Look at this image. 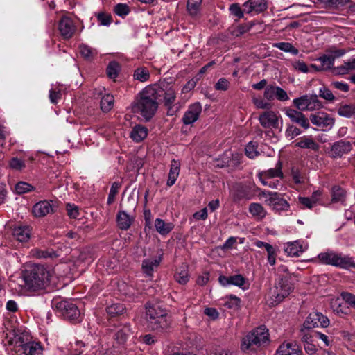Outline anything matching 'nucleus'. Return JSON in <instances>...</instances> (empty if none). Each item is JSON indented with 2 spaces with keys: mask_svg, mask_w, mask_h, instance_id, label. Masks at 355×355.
I'll use <instances>...</instances> for the list:
<instances>
[{
  "mask_svg": "<svg viewBox=\"0 0 355 355\" xmlns=\"http://www.w3.org/2000/svg\"><path fill=\"white\" fill-rule=\"evenodd\" d=\"M113 103L114 96L110 94H106L103 97L101 101V109L104 112H107L112 109Z\"/></svg>",
  "mask_w": 355,
  "mask_h": 355,
  "instance_id": "nucleus-36",
  "label": "nucleus"
},
{
  "mask_svg": "<svg viewBox=\"0 0 355 355\" xmlns=\"http://www.w3.org/2000/svg\"><path fill=\"white\" fill-rule=\"evenodd\" d=\"M352 149V144L349 141H340L334 144L331 151L329 153L332 157L343 156Z\"/></svg>",
  "mask_w": 355,
  "mask_h": 355,
  "instance_id": "nucleus-17",
  "label": "nucleus"
},
{
  "mask_svg": "<svg viewBox=\"0 0 355 355\" xmlns=\"http://www.w3.org/2000/svg\"><path fill=\"white\" fill-rule=\"evenodd\" d=\"M253 103L257 108L269 109L271 105L269 103L265 102L263 99L259 98H254Z\"/></svg>",
  "mask_w": 355,
  "mask_h": 355,
  "instance_id": "nucleus-61",
  "label": "nucleus"
},
{
  "mask_svg": "<svg viewBox=\"0 0 355 355\" xmlns=\"http://www.w3.org/2000/svg\"><path fill=\"white\" fill-rule=\"evenodd\" d=\"M236 198L240 200L243 198H248L249 194L248 187L245 185L239 184L236 187Z\"/></svg>",
  "mask_w": 355,
  "mask_h": 355,
  "instance_id": "nucleus-43",
  "label": "nucleus"
},
{
  "mask_svg": "<svg viewBox=\"0 0 355 355\" xmlns=\"http://www.w3.org/2000/svg\"><path fill=\"white\" fill-rule=\"evenodd\" d=\"M119 184L117 182H114L112 185L110 192L109 194V197H108V200H107L108 204H112L114 202L115 196H116V194L119 192Z\"/></svg>",
  "mask_w": 355,
  "mask_h": 355,
  "instance_id": "nucleus-55",
  "label": "nucleus"
},
{
  "mask_svg": "<svg viewBox=\"0 0 355 355\" xmlns=\"http://www.w3.org/2000/svg\"><path fill=\"white\" fill-rule=\"evenodd\" d=\"M161 259L162 254L153 259L144 260L142 264V268L144 272L148 275H151V273L153 271L154 268H156L159 266Z\"/></svg>",
  "mask_w": 355,
  "mask_h": 355,
  "instance_id": "nucleus-27",
  "label": "nucleus"
},
{
  "mask_svg": "<svg viewBox=\"0 0 355 355\" xmlns=\"http://www.w3.org/2000/svg\"><path fill=\"white\" fill-rule=\"evenodd\" d=\"M124 309L123 304H114L107 308V312L113 317L122 313Z\"/></svg>",
  "mask_w": 355,
  "mask_h": 355,
  "instance_id": "nucleus-51",
  "label": "nucleus"
},
{
  "mask_svg": "<svg viewBox=\"0 0 355 355\" xmlns=\"http://www.w3.org/2000/svg\"><path fill=\"white\" fill-rule=\"evenodd\" d=\"M38 350H39V344L31 343V340H29L28 344H27L26 355H37V354H38V352H37Z\"/></svg>",
  "mask_w": 355,
  "mask_h": 355,
  "instance_id": "nucleus-60",
  "label": "nucleus"
},
{
  "mask_svg": "<svg viewBox=\"0 0 355 355\" xmlns=\"http://www.w3.org/2000/svg\"><path fill=\"white\" fill-rule=\"evenodd\" d=\"M355 70V58L347 62L344 64L334 69V73L336 74H345L349 71Z\"/></svg>",
  "mask_w": 355,
  "mask_h": 355,
  "instance_id": "nucleus-34",
  "label": "nucleus"
},
{
  "mask_svg": "<svg viewBox=\"0 0 355 355\" xmlns=\"http://www.w3.org/2000/svg\"><path fill=\"white\" fill-rule=\"evenodd\" d=\"M302 245L300 244L297 241L288 243L286 244L284 251L290 255L297 257L299 252H304Z\"/></svg>",
  "mask_w": 355,
  "mask_h": 355,
  "instance_id": "nucleus-31",
  "label": "nucleus"
},
{
  "mask_svg": "<svg viewBox=\"0 0 355 355\" xmlns=\"http://www.w3.org/2000/svg\"><path fill=\"white\" fill-rule=\"evenodd\" d=\"M280 168H281V164H279V167L277 168L270 169L267 171L261 173L259 175V180H261V182L263 183V184H264V185L268 184L269 186H271V183L270 182L269 183L268 182V179L272 178L275 177L282 178L283 173L280 171Z\"/></svg>",
  "mask_w": 355,
  "mask_h": 355,
  "instance_id": "nucleus-20",
  "label": "nucleus"
},
{
  "mask_svg": "<svg viewBox=\"0 0 355 355\" xmlns=\"http://www.w3.org/2000/svg\"><path fill=\"white\" fill-rule=\"evenodd\" d=\"M128 331L129 329L127 327L121 329L117 331L115 335V339L119 343H123L125 341Z\"/></svg>",
  "mask_w": 355,
  "mask_h": 355,
  "instance_id": "nucleus-54",
  "label": "nucleus"
},
{
  "mask_svg": "<svg viewBox=\"0 0 355 355\" xmlns=\"http://www.w3.org/2000/svg\"><path fill=\"white\" fill-rule=\"evenodd\" d=\"M259 196L260 199L266 198L265 202L274 209L284 210L288 207L286 200H284L277 193H266L265 191H261L259 193Z\"/></svg>",
  "mask_w": 355,
  "mask_h": 355,
  "instance_id": "nucleus-8",
  "label": "nucleus"
},
{
  "mask_svg": "<svg viewBox=\"0 0 355 355\" xmlns=\"http://www.w3.org/2000/svg\"><path fill=\"white\" fill-rule=\"evenodd\" d=\"M286 115L292 120V121L298 123L304 128L309 127V123L307 118L300 111L293 109H287Z\"/></svg>",
  "mask_w": 355,
  "mask_h": 355,
  "instance_id": "nucleus-16",
  "label": "nucleus"
},
{
  "mask_svg": "<svg viewBox=\"0 0 355 355\" xmlns=\"http://www.w3.org/2000/svg\"><path fill=\"white\" fill-rule=\"evenodd\" d=\"M318 259L321 263L330 264L343 268H355V263L351 258L342 256L334 252H325L320 253Z\"/></svg>",
  "mask_w": 355,
  "mask_h": 355,
  "instance_id": "nucleus-6",
  "label": "nucleus"
},
{
  "mask_svg": "<svg viewBox=\"0 0 355 355\" xmlns=\"http://www.w3.org/2000/svg\"><path fill=\"white\" fill-rule=\"evenodd\" d=\"M345 197V191L340 187L336 186L332 189V201L334 202L343 201Z\"/></svg>",
  "mask_w": 355,
  "mask_h": 355,
  "instance_id": "nucleus-38",
  "label": "nucleus"
},
{
  "mask_svg": "<svg viewBox=\"0 0 355 355\" xmlns=\"http://www.w3.org/2000/svg\"><path fill=\"white\" fill-rule=\"evenodd\" d=\"M307 110L313 111L322 107L321 102L318 99L317 96H311L309 98Z\"/></svg>",
  "mask_w": 355,
  "mask_h": 355,
  "instance_id": "nucleus-44",
  "label": "nucleus"
},
{
  "mask_svg": "<svg viewBox=\"0 0 355 355\" xmlns=\"http://www.w3.org/2000/svg\"><path fill=\"white\" fill-rule=\"evenodd\" d=\"M268 330L265 327L261 326L243 338L241 349L244 352L256 351L268 342Z\"/></svg>",
  "mask_w": 355,
  "mask_h": 355,
  "instance_id": "nucleus-4",
  "label": "nucleus"
},
{
  "mask_svg": "<svg viewBox=\"0 0 355 355\" xmlns=\"http://www.w3.org/2000/svg\"><path fill=\"white\" fill-rule=\"evenodd\" d=\"M342 300H345L347 303L355 306V295L348 293H343L342 294Z\"/></svg>",
  "mask_w": 355,
  "mask_h": 355,
  "instance_id": "nucleus-64",
  "label": "nucleus"
},
{
  "mask_svg": "<svg viewBox=\"0 0 355 355\" xmlns=\"http://www.w3.org/2000/svg\"><path fill=\"white\" fill-rule=\"evenodd\" d=\"M318 61L320 63L319 65L311 64L310 67L314 69L316 71H326L332 69L333 67V58L330 57L328 53L320 57L318 59Z\"/></svg>",
  "mask_w": 355,
  "mask_h": 355,
  "instance_id": "nucleus-19",
  "label": "nucleus"
},
{
  "mask_svg": "<svg viewBox=\"0 0 355 355\" xmlns=\"http://www.w3.org/2000/svg\"><path fill=\"white\" fill-rule=\"evenodd\" d=\"M180 167V164L178 161L173 160L171 162V169L168 173V178L167 181L168 186L171 187L175 183L177 178L179 175Z\"/></svg>",
  "mask_w": 355,
  "mask_h": 355,
  "instance_id": "nucleus-26",
  "label": "nucleus"
},
{
  "mask_svg": "<svg viewBox=\"0 0 355 355\" xmlns=\"http://www.w3.org/2000/svg\"><path fill=\"white\" fill-rule=\"evenodd\" d=\"M155 226L157 231L162 235L168 234L174 227L173 223H166L159 218L155 220Z\"/></svg>",
  "mask_w": 355,
  "mask_h": 355,
  "instance_id": "nucleus-29",
  "label": "nucleus"
},
{
  "mask_svg": "<svg viewBox=\"0 0 355 355\" xmlns=\"http://www.w3.org/2000/svg\"><path fill=\"white\" fill-rule=\"evenodd\" d=\"M118 70H119V64L117 63H116V62L110 63L107 68V76L110 78L114 79L117 76Z\"/></svg>",
  "mask_w": 355,
  "mask_h": 355,
  "instance_id": "nucleus-53",
  "label": "nucleus"
},
{
  "mask_svg": "<svg viewBox=\"0 0 355 355\" xmlns=\"http://www.w3.org/2000/svg\"><path fill=\"white\" fill-rule=\"evenodd\" d=\"M163 94L164 90L159 87H146L135 99L132 106L133 112L141 114L146 120H149L155 115Z\"/></svg>",
  "mask_w": 355,
  "mask_h": 355,
  "instance_id": "nucleus-1",
  "label": "nucleus"
},
{
  "mask_svg": "<svg viewBox=\"0 0 355 355\" xmlns=\"http://www.w3.org/2000/svg\"><path fill=\"white\" fill-rule=\"evenodd\" d=\"M248 6H249V10L244 8V11L248 13L252 11L261 12L266 8L264 0H249L243 4V7L247 8Z\"/></svg>",
  "mask_w": 355,
  "mask_h": 355,
  "instance_id": "nucleus-21",
  "label": "nucleus"
},
{
  "mask_svg": "<svg viewBox=\"0 0 355 355\" xmlns=\"http://www.w3.org/2000/svg\"><path fill=\"white\" fill-rule=\"evenodd\" d=\"M175 278L178 282L182 284H184L188 281V272H187V266H182L180 267L175 275Z\"/></svg>",
  "mask_w": 355,
  "mask_h": 355,
  "instance_id": "nucleus-35",
  "label": "nucleus"
},
{
  "mask_svg": "<svg viewBox=\"0 0 355 355\" xmlns=\"http://www.w3.org/2000/svg\"><path fill=\"white\" fill-rule=\"evenodd\" d=\"M148 135V130L146 128L138 125H135L131 132L130 137L135 141L139 142L146 137Z\"/></svg>",
  "mask_w": 355,
  "mask_h": 355,
  "instance_id": "nucleus-23",
  "label": "nucleus"
},
{
  "mask_svg": "<svg viewBox=\"0 0 355 355\" xmlns=\"http://www.w3.org/2000/svg\"><path fill=\"white\" fill-rule=\"evenodd\" d=\"M298 205L301 209H312L315 207L314 202L311 201L310 198L299 197Z\"/></svg>",
  "mask_w": 355,
  "mask_h": 355,
  "instance_id": "nucleus-50",
  "label": "nucleus"
},
{
  "mask_svg": "<svg viewBox=\"0 0 355 355\" xmlns=\"http://www.w3.org/2000/svg\"><path fill=\"white\" fill-rule=\"evenodd\" d=\"M114 11L119 15H125L129 12V8L125 4L119 3L115 6Z\"/></svg>",
  "mask_w": 355,
  "mask_h": 355,
  "instance_id": "nucleus-59",
  "label": "nucleus"
},
{
  "mask_svg": "<svg viewBox=\"0 0 355 355\" xmlns=\"http://www.w3.org/2000/svg\"><path fill=\"white\" fill-rule=\"evenodd\" d=\"M164 95V105L166 106H171L175 99V92L173 89H170L167 92L164 91L163 96Z\"/></svg>",
  "mask_w": 355,
  "mask_h": 355,
  "instance_id": "nucleus-47",
  "label": "nucleus"
},
{
  "mask_svg": "<svg viewBox=\"0 0 355 355\" xmlns=\"http://www.w3.org/2000/svg\"><path fill=\"white\" fill-rule=\"evenodd\" d=\"M133 218L121 211L117 215V224L119 228L127 230L130 227Z\"/></svg>",
  "mask_w": 355,
  "mask_h": 355,
  "instance_id": "nucleus-25",
  "label": "nucleus"
},
{
  "mask_svg": "<svg viewBox=\"0 0 355 355\" xmlns=\"http://www.w3.org/2000/svg\"><path fill=\"white\" fill-rule=\"evenodd\" d=\"M31 254L33 257L42 259V258H50L51 259H53L55 258H57L60 256L59 254H58L57 252L53 250H41V249H33L31 251Z\"/></svg>",
  "mask_w": 355,
  "mask_h": 355,
  "instance_id": "nucleus-24",
  "label": "nucleus"
},
{
  "mask_svg": "<svg viewBox=\"0 0 355 355\" xmlns=\"http://www.w3.org/2000/svg\"><path fill=\"white\" fill-rule=\"evenodd\" d=\"M276 286H278L279 289L283 291L282 294H280V297H287L293 288V284L286 277L281 278L276 284Z\"/></svg>",
  "mask_w": 355,
  "mask_h": 355,
  "instance_id": "nucleus-22",
  "label": "nucleus"
},
{
  "mask_svg": "<svg viewBox=\"0 0 355 355\" xmlns=\"http://www.w3.org/2000/svg\"><path fill=\"white\" fill-rule=\"evenodd\" d=\"M240 303V300L236 297H231L229 300L225 302L224 304L225 306H227L230 309L236 308L239 306Z\"/></svg>",
  "mask_w": 355,
  "mask_h": 355,
  "instance_id": "nucleus-62",
  "label": "nucleus"
},
{
  "mask_svg": "<svg viewBox=\"0 0 355 355\" xmlns=\"http://www.w3.org/2000/svg\"><path fill=\"white\" fill-rule=\"evenodd\" d=\"M58 29L60 35L69 39L75 33L76 28L73 21L68 16H63L59 21Z\"/></svg>",
  "mask_w": 355,
  "mask_h": 355,
  "instance_id": "nucleus-9",
  "label": "nucleus"
},
{
  "mask_svg": "<svg viewBox=\"0 0 355 355\" xmlns=\"http://www.w3.org/2000/svg\"><path fill=\"white\" fill-rule=\"evenodd\" d=\"M275 46L284 51L291 52L293 54L298 53L297 49L293 47L290 43L280 42L276 44Z\"/></svg>",
  "mask_w": 355,
  "mask_h": 355,
  "instance_id": "nucleus-52",
  "label": "nucleus"
},
{
  "mask_svg": "<svg viewBox=\"0 0 355 355\" xmlns=\"http://www.w3.org/2000/svg\"><path fill=\"white\" fill-rule=\"evenodd\" d=\"M13 237L19 242L27 241L31 236V227L28 225L17 224L12 230Z\"/></svg>",
  "mask_w": 355,
  "mask_h": 355,
  "instance_id": "nucleus-12",
  "label": "nucleus"
},
{
  "mask_svg": "<svg viewBox=\"0 0 355 355\" xmlns=\"http://www.w3.org/2000/svg\"><path fill=\"white\" fill-rule=\"evenodd\" d=\"M256 245L259 248L264 247L268 252V261L272 266L275 263L276 253L274 248L266 243L262 241H257Z\"/></svg>",
  "mask_w": 355,
  "mask_h": 355,
  "instance_id": "nucleus-32",
  "label": "nucleus"
},
{
  "mask_svg": "<svg viewBox=\"0 0 355 355\" xmlns=\"http://www.w3.org/2000/svg\"><path fill=\"white\" fill-rule=\"evenodd\" d=\"M259 121L264 128H277L278 125V116L273 111L263 112L259 116Z\"/></svg>",
  "mask_w": 355,
  "mask_h": 355,
  "instance_id": "nucleus-13",
  "label": "nucleus"
},
{
  "mask_svg": "<svg viewBox=\"0 0 355 355\" xmlns=\"http://www.w3.org/2000/svg\"><path fill=\"white\" fill-rule=\"evenodd\" d=\"M229 87V82L225 78H220L215 85L217 90H227Z\"/></svg>",
  "mask_w": 355,
  "mask_h": 355,
  "instance_id": "nucleus-63",
  "label": "nucleus"
},
{
  "mask_svg": "<svg viewBox=\"0 0 355 355\" xmlns=\"http://www.w3.org/2000/svg\"><path fill=\"white\" fill-rule=\"evenodd\" d=\"M296 146L300 148H310L314 150L318 149V145L311 137H301L295 144Z\"/></svg>",
  "mask_w": 355,
  "mask_h": 355,
  "instance_id": "nucleus-33",
  "label": "nucleus"
},
{
  "mask_svg": "<svg viewBox=\"0 0 355 355\" xmlns=\"http://www.w3.org/2000/svg\"><path fill=\"white\" fill-rule=\"evenodd\" d=\"M329 324V319L318 312L310 313L304 322L305 327L308 329L318 327H327Z\"/></svg>",
  "mask_w": 355,
  "mask_h": 355,
  "instance_id": "nucleus-10",
  "label": "nucleus"
},
{
  "mask_svg": "<svg viewBox=\"0 0 355 355\" xmlns=\"http://www.w3.org/2000/svg\"><path fill=\"white\" fill-rule=\"evenodd\" d=\"M10 168L16 170H21L24 166V163L18 158L14 157L9 162Z\"/></svg>",
  "mask_w": 355,
  "mask_h": 355,
  "instance_id": "nucleus-58",
  "label": "nucleus"
},
{
  "mask_svg": "<svg viewBox=\"0 0 355 355\" xmlns=\"http://www.w3.org/2000/svg\"><path fill=\"white\" fill-rule=\"evenodd\" d=\"M282 292H283V291L279 289L278 286L276 285L270 290L268 293L269 299L268 300L270 305L274 306L283 300L284 297H280Z\"/></svg>",
  "mask_w": 355,
  "mask_h": 355,
  "instance_id": "nucleus-30",
  "label": "nucleus"
},
{
  "mask_svg": "<svg viewBox=\"0 0 355 355\" xmlns=\"http://www.w3.org/2000/svg\"><path fill=\"white\" fill-rule=\"evenodd\" d=\"M134 76L135 79L144 82L148 80L150 74L148 70L146 68L141 67L135 70Z\"/></svg>",
  "mask_w": 355,
  "mask_h": 355,
  "instance_id": "nucleus-39",
  "label": "nucleus"
},
{
  "mask_svg": "<svg viewBox=\"0 0 355 355\" xmlns=\"http://www.w3.org/2000/svg\"><path fill=\"white\" fill-rule=\"evenodd\" d=\"M277 87L272 85L267 86L264 92V97L269 101L273 100L276 97Z\"/></svg>",
  "mask_w": 355,
  "mask_h": 355,
  "instance_id": "nucleus-48",
  "label": "nucleus"
},
{
  "mask_svg": "<svg viewBox=\"0 0 355 355\" xmlns=\"http://www.w3.org/2000/svg\"><path fill=\"white\" fill-rule=\"evenodd\" d=\"M6 339L9 345H14L13 355H26L27 344L31 340V337L27 333L14 330L10 335L7 334Z\"/></svg>",
  "mask_w": 355,
  "mask_h": 355,
  "instance_id": "nucleus-5",
  "label": "nucleus"
},
{
  "mask_svg": "<svg viewBox=\"0 0 355 355\" xmlns=\"http://www.w3.org/2000/svg\"><path fill=\"white\" fill-rule=\"evenodd\" d=\"M32 212L35 217H44L48 214L53 212V208L48 201L43 200L33 207Z\"/></svg>",
  "mask_w": 355,
  "mask_h": 355,
  "instance_id": "nucleus-14",
  "label": "nucleus"
},
{
  "mask_svg": "<svg viewBox=\"0 0 355 355\" xmlns=\"http://www.w3.org/2000/svg\"><path fill=\"white\" fill-rule=\"evenodd\" d=\"M249 211L257 220H262L266 215V211L259 203H252L249 206Z\"/></svg>",
  "mask_w": 355,
  "mask_h": 355,
  "instance_id": "nucleus-28",
  "label": "nucleus"
},
{
  "mask_svg": "<svg viewBox=\"0 0 355 355\" xmlns=\"http://www.w3.org/2000/svg\"><path fill=\"white\" fill-rule=\"evenodd\" d=\"M254 24H243V25H239L237 27L234 28V30H232V35L238 37L243 33L247 32L249 31L253 26H254Z\"/></svg>",
  "mask_w": 355,
  "mask_h": 355,
  "instance_id": "nucleus-45",
  "label": "nucleus"
},
{
  "mask_svg": "<svg viewBox=\"0 0 355 355\" xmlns=\"http://www.w3.org/2000/svg\"><path fill=\"white\" fill-rule=\"evenodd\" d=\"M66 209L67 211V214L71 218L76 219L78 217V216L80 214L78 207L76 206H75L74 205L68 204L66 206Z\"/></svg>",
  "mask_w": 355,
  "mask_h": 355,
  "instance_id": "nucleus-56",
  "label": "nucleus"
},
{
  "mask_svg": "<svg viewBox=\"0 0 355 355\" xmlns=\"http://www.w3.org/2000/svg\"><path fill=\"white\" fill-rule=\"evenodd\" d=\"M276 355H300V351L295 343H286L279 346Z\"/></svg>",
  "mask_w": 355,
  "mask_h": 355,
  "instance_id": "nucleus-18",
  "label": "nucleus"
},
{
  "mask_svg": "<svg viewBox=\"0 0 355 355\" xmlns=\"http://www.w3.org/2000/svg\"><path fill=\"white\" fill-rule=\"evenodd\" d=\"M342 300H343L337 297L332 299L331 301V309L334 312H336L338 314L343 313L345 312L342 307Z\"/></svg>",
  "mask_w": 355,
  "mask_h": 355,
  "instance_id": "nucleus-49",
  "label": "nucleus"
},
{
  "mask_svg": "<svg viewBox=\"0 0 355 355\" xmlns=\"http://www.w3.org/2000/svg\"><path fill=\"white\" fill-rule=\"evenodd\" d=\"M245 282V279L241 275L230 277V284L242 286Z\"/></svg>",
  "mask_w": 355,
  "mask_h": 355,
  "instance_id": "nucleus-57",
  "label": "nucleus"
},
{
  "mask_svg": "<svg viewBox=\"0 0 355 355\" xmlns=\"http://www.w3.org/2000/svg\"><path fill=\"white\" fill-rule=\"evenodd\" d=\"M202 111V107L200 103H194L191 105L186 112L183 118L185 124H191L196 121Z\"/></svg>",
  "mask_w": 355,
  "mask_h": 355,
  "instance_id": "nucleus-15",
  "label": "nucleus"
},
{
  "mask_svg": "<svg viewBox=\"0 0 355 355\" xmlns=\"http://www.w3.org/2000/svg\"><path fill=\"white\" fill-rule=\"evenodd\" d=\"M338 112L340 116L350 117L355 114V106L353 105H342L338 108Z\"/></svg>",
  "mask_w": 355,
  "mask_h": 355,
  "instance_id": "nucleus-37",
  "label": "nucleus"
},
{
  "mask_svg": "<svg viewBox=\"0 0 355 355\" xmlns=\"http://www.w3.org/2000/svg\"><path fill=\"white\" fill-rule=\"evenodd\" d=\"M80 53L83 57L87 60L93 58L96 54V50L92 49L86 45H81L80 46Z\"/></svg>",
  "mask_w": 355,
  "mask_h": 355,
  "instance_id": "nucleus-40",
  "label": "nucleus"
},
{
  "mask_svg": "<svg viewBox=\"0 0 355 355\" xmlns=\"http://www.w3.org/2000/svg\"><path fill=\"white\" fill-rule=\"evenodd\" d=\"M202 0H188L187 9L191 15H196L201 5Z\"/></svg>",
  "mask_w": 355,
  "mask_h": 355,
  "instance_id": "nucleus-41",
  "label": "nucleus"
},
{
  "mask_svg": "<svg viewBox=\"0 0 355 355\" xmlns=\"http://www.w3.org/2000/svg\"><path fill=\"white\" fill-rule=\"evenodd\" d=\"M33 187L25 182H19L15 186V191L18 194H22L31 191Z\"/></svg>",
  "mask_w": 355,
  "mask_h": 355,
  "instance_id": "nucleus-46",
  "label": "nucleus"
},
{
  "mask_svg": "<svg viewBox=\"0 0 355 355\" xmlns=\"http://www.w3.org/2000/svg\"><path fill=\"white\" fill-rule=\"evenodd\" d=\"M24 287L27 291H35L49 284L52 272L44 266L35 265L24 272Z\"/></svg>",
  "mask_w": 355,
  "mask_h": 355,
  "instance_id": "nucleus-2",
  "label": "nucleus"
},
{
  "mask_svg": "<svg viewBox=\"0 0 355 355\" xmlns=\"http://www.w3.org/2000/svg\"><path fill=\"white\" fill-rule=\"evenodd\" d=\"M148 326L152 330L162 331L170 325L166 311L157 304H148L146 307Z\"/></svg>",
  "mask_w": 355,
  "mask_h": 355,
  "instance_id": "nucleus-3",
  "label": "nucleus"
},
{
  "mask_svg": "<svg viewBox=\"0 0 355 355\" xmlns=\"http://www.w3.org/2000/svg\"><path fill=\"white\" fill-rule=\"evenodd\" d=\"M53 306L59 310L64 318L69 320L78 321L80 318V311L76 305L71 302L54 300Z\"/></svg>",
  "mask_w": 355,
  "mask_h": 355,
  "instance_id": "nucleus-7",
  "label": "nucleus"
},
{
  "mask_svg": "<svg viewBox=\"0 0 355 355\" xmlns=\"http://www.w3.org/2000/svg\"><path fill=\"white\" fill-rule=\"evenodd\" d=\"M309 96H303L293 101L294 104L299 110H307V105Z\"/></svg>",
  "mask_w": 355,
  "mask_h": 355,
  "instance_id": "nucleus-42",
  "label": "nucleus"
},
{
  "mask_svg": "<svg viewBox=\"0 0 355 355\" xmlns=\"http://www.w3.org/2000/svg\"><path fill=\"white\" fill-rule=\"evenodd\" d=\"M311 123L318 127H327L334 123V119L324 112H318L310 115Z\"/></svg>",
  "mask_w": 355,
  "mask_h": 355,
  "instance_id": "nucleus-11",
  "label": "nucleus"
}]
</instances>
